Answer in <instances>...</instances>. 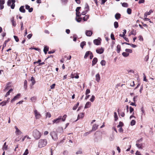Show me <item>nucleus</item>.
Here are the masks:
<instances>
[{
    "label": "nucleus",
    "instance_id": "f257e3e1",
    "mask_svg": "<svg viewBox=\"0 0 155 155\" xmlns=\"http://www.w3.org/2000/svg\"><path fill=\"white\" fill-rule=\"evenodd\" d=\"M47 143L46 139H40L38 141V147L40 148L44 147L47 145Z\"/></svg>",
    "mask_w": 155,
    "mask_h": 155
},
{
    "label": "nucleus",
    "instance_id": "f03ea898",
    "mask_svg": "<svg viewBox=\"0 0 155 155\" xmlns=\"http://www.w3.org/2000/svg\"><path fill=\"white\" fill-rule=\"evenodd\" d=\"M33 135L35 138L36 140L39 139L41 136L40 133L36 129L33 131Z\"/></svg>",
    "mask_w": 155,
    "mask_h": 155
},
{
    "label": "nucleus",
    "instance_id": "7ed1b4c3",
    "mask_svg": "<svg viewBox=\"0 0 155 155\" xmlns=\"http://www.w3.org/2000/svg\"><path fill=\"white\" fill-rule=\"evenodd\" d=\"M50 135L52 139L54 141L57 140L58 139L57 133L55 131H52L50 133Z\"/></svg>",
    "mask_w": 155,
    "mask_h": 155
},
{
    "label": "nucleus",
    "instance_id": "20e7f679",
    "mask_svg": "<svg viewBox=\"0 0 155 155\" xmlns=\"http://www.w3.org/2000/svg\"><path fill=\"white\" fill-rule=\"evenodd\" d=\"M34 112L36 119H39L41 117V115L39 112H38L37 110H35Z\"/></svg>",
    "mask_w": 155,
    "mask_h": 155
},
{
    "label": "nucleus",
    "instance_id": "39448f33",
    "mask_svg": "<svg viewBox=\"0 0 155 155\" xmlns=\"http://www.w3.org/2000/svg\"><path fill=\"white\" fill-rule=\"evenodd\" d=\"M15 128L16 129L15 133L16 135H19L22 134V132L16 126H15Z\"/></svg>",
    "mask_w": 155,
    "mask_h": 155
},
{
    "label": "nucleus",
    "instance_id": "423d86ee",
    "mask_svg": "<svg viewBox=\"0 0 155 155\" xmlns=\"http://www.w3.org/2000/svg\"><path fill=\"white\" fill-rule=\"evenodd\" d=\"M61 120V116H60L57 118L55 119L52 121L53 124L54 123L58 124L60 122Z\"/></svg>",
    "mask_w": 155,
    "mask_h": 155
},
{
    "label": "nucleus",
    "instance_id": "0eeeda50",
    "mask_svg": "<svg viewBox=\"0 0 155 155\" xmlns=\"http://www.w3.org/2000/svg\"><path fill=\"white\" fill-rule=\"evenodd\" d=\"M101 39L99 38L98 39H95L94 40V43L96 45H99L101 43L100 40Z\"/></svg>",
    "mask_w": 155,
    "mask_h": 155
},
{
    "label": "nucleus",
    "instance_id": "6e6552de",
    "mask_svg": "<svg viewBox=\"0 0 155 155\" xmlns=\"http://www.w3.org/2000/svg\"><path fill=\"white\" fill-rule=\"evenodd\" d=\"M104 51V50L102 48L97 49L96 50L97 53L99 54H101Z\"/></svg>",
    "mask_w": 155,
    "mask_h": 155
},
{
    "label": "nucleus",
    "instance_id": "1a4fd4ad",
    "mask_svg": "<svg viewBox=\"0 0 155 155\" xmlns=\"http://www.w3.org/2000/svg\"><path fill=\"white\" fill-rule=\"evenodd\" d=\"M8 148V145L6 144V143L5 142L2 146V150L3 151L6 150Z\"/></svg>",
    "mask_w": 155,
    "mask_h": 155
},
{
    "label": "nucleus",
    "instance_id": "9d476101",
    "mask_svg": "<svg viewBox=\"0 0 155 155\" xmlns=\"http://www.w3.org/2000/svg\"><path fill=\"white\" fill-rule=\"evenodd\" d=\"M21 95V94H18L16 96L14 97L13 98L11 101V102H13V101H15L18 98L19 96Z\"/></svg>",
    "mask_w": 155,
    "mask_h": 155
},
{
    "label": "nucleus",
    "instance_id": "9b49d317",
    "mask_svg": "<svg viewBox=\"0 0 155 155\" xmlns=\"http://www.w3.org/2000/svg\"><path fill=\"white\" fill-rule=\"evenodd\" d=\"M85 33L87 36H90L92 34V32L91 31L87 30L86 31Z\"/></svg>",
    "mask_w": 155,
    "mask_h": 155
},
{
    "label": "nucleus",
    "instance_id": "f8f14e48",
    "mask_svg": "<svg viewBox=\"0 0 155 155\" xmlns=\"http://www.w3.org/2000/svg\"><path fill=\"white\" fill-rule=\"evenodd\" d=\"M153 11L152 10H150L149 12H147L144 14V17H147L148 15H150Z\"/></svg>",
    "mask_w": 155,
    "mask_h": 155
},
{
    "label": "nucleus",
    "instance_id": "ddd939ff",
    "mask_svg": "<svg viewBox=\"0 0 155 155\" xmlns=\"http://www.w3.org/2000/svg\"><path fill=\"white\" fill-rule=\"evenodd\" d=\"M91 105V103L90 102H87L84 107V108H87L90 107Z\"/></svg>",
    "mask_w": 155,
    "mask_h": 155
},
{
    "label": "nucleus",
    "instance_id": "4468645a",
    "mask_svg": "<svg viewBox=\"0 0 155 155\" xmlns=\"http://www.w3.org/2000/svg\"><path fill=\"white\" fill-rule=\"evenodd\" d=\"M95 80L98 82H99L100 80V77L99 74L98 73L95 76Z\"/></svg>",
    "mask_w": 155,
    "mask_h": 155
},
{
    "label": "nucleus",
    "instance_id": "2eb2a0df",
    "mask_svg": "<svg viewBox=\"0 0 155 155\" xmlns=\"http://www.w3.org/2000/svg\"><path fill=\"white\" fill-rule=\"evenodd\" d=\"M97 61V58H94L92 61V66H94L96 63Z\"/></svg>",
    "mask_w": 155,
    "mask_h": 155
},
{
    "label": "nucleus",
    "instance_id": "dca6fc26",
    "mask_svg": "<svg viewBox=\"0 0 155 155\" xmlns=\"http://www.w3.org/2000/svg\"><path fill=\"white\" fill-rule=\"evenodd\" d=\"M75 74H73L72 73L71 75V78H75L76 79H78L79 77V76L77 74L75 76Z\"/></svg>",
    "mask_w": 155,
    "mask_h": 155
},
{
    "label": "nucleus",
    "instance_id": "f3484780",
    "mask_svg": "<svg viewBox=\"0 0 155 155\" xmlns=\"http://www.w3.org/2000/svg\"><path fill=\"white\" fill-rule=\"evenodd\" d=\"M136 146L139 148L140 149H142L143 148L142 147V143H137L136 144Z\"/></svg>",
    "mask_w": 155,
    "mask_h": 155
},
{
    "label": "nucleus",
    "instance_id": "a211bd4d",
    "mask_svg": "<svg viewBox=\"0 0 155 155\" xmlns=\"http://www.w3.org/2000/svg\"><path fill=\"white\" fill-rule=\"evenodd\" d=\"M98 126V125H97L96 124H94L92 127V130H96L97 129Z\"/></svg>",
    "mask_w": 155,
    "mask_h": 155
},
{
    "label": "nucleus",
    "instance_id": "6ab92c4d",
    "mask_svg": "<svg viewBox=\"0 0 155 155\" xmlns=\"http://www.w3.org/2000/svg\"><path fill=\"white\" fill-rule=\"evenodd\" d=\"M120 14L117 13L115 14V18L116 19L118 20L120 18Z\"/></svg>",
    "mask_w": 155,
    "mask_h": 155
},
{
    "label": "nucleus",
    "instance_id": "aec40b11",
    "mask_svg": "<svg viewBox=\"0 0 155 155\" xmlns=\"http://www.w3.org/2000/svg\"><path fill=\"white\" fill-rule=\"evenodd\" d=\"M12 1V4L11 5V8L13 9L14 8L15 6V0H11Z\"/></svg>",
    "mask_w": 155,
    "mask_h": 155
},
{
    "label": "nucleus",
    "instance_id": "412c9836",
    "mask_svg": "<svg viewBox=\"0 0 155 155\" xmlns=\"http://www.w3.org/2000/svg\"><path fill=\"white\" fill-rule=\"evenodd\" d=\"M8 99L7 101H5L1 102L0 103V104H2V106L6 105V104L8 102Z\"/></svg>",
    "mask_w": 155,
    "mask_h": 155
},
{
    "label": "nucleus",
    "instance_id": "4be33fe9",
    "mask_svg": "<svg viewBox=\"0 0 155 155\" xmlns=\"http://www.w3.org/2000/svg\"><path fill=\"white\" fill-rule=\"evenodd\" d=\"M76 16L78 17H80L81 15V14L79 12V10H76Z\"/></svg>",
    "mask_w": 155,
    "mask_h": 155
},
{
    "label": "nucleus",
    "instance_id": "5701e85b",
    "mask_svg": "<svg viewBox=\"0 0 155 155\" xmlns=\"http://www.w3.org/2000/svg\"><path fill=\"white\" fill-rule=\"evenodd\" d=\"M84 117V113H81L78 115V119H79L80 118H82Z\"/></svg>",
    "mask_w": 155,
    "mask_h": 155
},
{
    "label": "nucleus",
    "instance_id": "b1692460",
    "mask_svg": "<svg viewBox=\"0 0 155 155\" xmlns=\"http://www.w3.org/2000/svg\"><path fill=\"white\" fill-rule=\"evenodd\" d=\"M91 52L90 51H87L84 56V58H86L89 54H90Z\"/></svg>",
    "mask_w": 155,
    "mask_h": 155
},
{
    "label": "nucleus",
    "instance_id": "393cba45",
    "mask_svg": "<svg viewBox=\"0 0 155 155\" xmlns=\"http://www.w3.org/2000/svg\"><path fill=\"white\" fill-rule=\"evenodd\" d=\"M31 80L32 81V85H34L35 83V80L34 78L33 77H31Z\"/></svg>",
    "mask_w": 155,
    "mask_h": 155
},
{
    "label": "nucleus",
    "instance_id": "a878e982",
    "mask_svg": "<svg viewBox=\"0 0 155 155\" xmlns=\"http://www.w3.org/2000/svg\"><path fill=\"white\" fill-rule=\"evenodd\" d=\"M123 31H124V32H123V34H120V36L121 37H122L123 38H124V36L125 35V34H126V30L125 29H124V30Z\"/></svg>",
    "mask_w": 155,
    "mask_h": 155
},
{
    "label": "nucleus",
    "instance_id": "bb28decb",
    "mask_svg": "<svg viewBox=\"0 0 155 155\" xmlns=\"http://www.w3.org/2000/svg\"><path fill=\"white\" fill-rule=\"evenodd\" d=\"M129 55V53H126V52H123L122 53V55L123 56L125 57H127Z\"/></svg>",
    "mask_w": 155,
    "mask_h": 155
},
{
    "label": "nucleus",
    "instance_id": "cd10ccee",
    "mask_svg": "<svg viewBox=\"0 0 155 155\" xmlns=\"http://www.w3.org/2000/svg\"><path fill=\"white\" fill-rule=\"evenodd\" d=\"M117 52L119 53L120 52V46L119 45H118L117 46Z\"/></svg>",
    "mask_w": 155,
    "mask_h": 155
},
{
    "label": "nucleus",
    "instance_id": "c85d7f7f",
    "mask_svg": "<svg viewBox=\"0 0 155 155\" xmlns=\"http://www.w3.org/2000/svg\"><path fill=\"white\" fill-rule=\"evenodd\" d=\"M86 44V42L85 41L81 42L80 44V46L82 48H83V47Z\"/></svg>",
    "mask_w": 155,
    "mask_h": 155
},
{
    "label": "nucleus",
    "instance_id": "c756f323",
    "mask_svg": "<svg viewBox=\"0 0 155 155\" xmlns=\"http://www.w3.org/2000/svg\"><path fill=\"white\" fill-rule=\"evenodd\" d=\"M9 40H10L9 39H8L7 40H6L5 41L3 45V47L2 48V50L6 46L7 43L8 41H9Z\"/></svg>",
    "mask_w": 155,
    "mask_h": 155
},
{
    "label": "nucleus",
    "instance_id": "7c9ffc66",
    "mask_svg": "<svg viewBox=\"0 0 155 155\" xmlns=\"http://www.w3.org/2000/svg\"><path fill=\"white\" fill-rule=\"evenodd\" d=\"M136 121L134 120H132L131 121L130 124L131 126H133L135 124Z\"/></svg>",
    "mask_w": 155,
    "mask_h": 155
},
{
    "label": "nucleus",
    "instance_id": "2f4dec72",
    "mask_svg": "<svg viewBox=\"0 0 155 155\" xmlns=\"http://www.w3.org/2000/svg\"><path fill=\"white\" fill-rule=\"evenodd\" d=\"M114 27L115 28H117L118 27V23L117 21L115 22L114 23Z\"/></svg>",
    "mask_w": 155,
    "mask_h": 155
},
{
    "label": "nucleus",
    "instance_id": "473e14b6",
    "mask_svg": "<svg viewBox=\"0 0 155 155\" xmlns=\"http://www.w3.org/2000/svg\"><path fill=\"white\" fill-rule=\"evenodd\" d=\"M76 20L77 22H80L81 21V18L76 16Z\"/></svg>",
    "mask_w": 155,
    "mask_h": 155
},
{
    "label": "nucleus",
    "instance_id": "72a5a7b5",
    "mask_svg": "<svg viewBox=\"0 0 155 155\" xmlns=\"http://www.w3.org/2000/svg\"><path fill=\"white\" fill-rule=\"evenodd\" d=\"M105 63L106 62L104 60H102L101 62V64L102 66L105 65Z\"/></svg>",
    "mask_w": 155,
    "mask_h": 155
},
{
    "label": "nucleus",
    "instance_id": "f704fd0d",
    "mask_svg": "<svg viewBox=\"0 0 155 155\" xmlns=\"http://www.w3.org/2000/svg\"><path fill=\"white\" fill-rule=\"evenodd\" d=\"M36 100V97H31V101L33 102H35Z\"/></svg>",
    "mask_w": 155,
    "mask_h": 155
},
{
    "label": "nucleus",
    "instance_id": "c9c22d12",
    "mask_svg": "<svg viewBox=\"0 0 155 155\" xmlns=\"http://www.w3.org/2000/svg\"><path fill=\"white\" fill-rule=\"evenodd\" d=\"M13 18H13L11 20V21L12 23V25L14 26H16V23Z\"/></svg>",
    "mask_w": 155,
    "mask_h": 155
},
{
    "label": "nucleus",
    "instance_id": "e433bc0d",
    "mask_svg": "<svg viewBox=\"0 0 155 155\" xmlns=\"http://www.w3.org/2000/svg\"><path fill=\"white\" fill-rule=\"evenodd\" d=\"M27 80H25L24 81V87L25 89L27 88Z\"/></svg>",
    "mask_w": 155,
    "mask_h": 155
},
{
    "label": "nucleus",
    "instance_id": "4c0bfd02",
    "mask_svg": "<svg viewBox=\"0 0 155 155\" xmlns=\"http://www.w3.org/2000/svg\"><path fill=\"white\" fill-rule=\"evenodd\" d=\"M114 117L115 118V120L116 121L118 119V116L117 113L116 112H114Z\"/></svg>",
    "mask_w": 155,
    "mask_h": 155
},
{
    "label": "nucleus",
    "instance_id": "58836bf2",
    "mask_svg": "<svg viewBox=\"0 0 155 155\" xmlns=\"http://www.w3.org/2000/svg\"><path fill=\"white\" fill-rule=\"evenodd\" d=\"M51 114L49 112H47L46 113V117H48L49 118H50L51 117Z\"/></svg>",
    "mask_w": 155,
    "mask_h": 155
},
{
    "label": "nucleus",
    "instance_id": "ea45409f",
    "mask_svg": "<svg viewBox=\"0 0 155 155\" xmlns=\"http://www.w3.org/2000/svg\"><path fill=\"white\" fill-rule=\"evenodd\" d=\"M95 99V97L94 95H92L90 99V101L92 102H93L94 101Z\"/></svg>",
    "mask_w": 155,
    "mask_h": 155
},
{
    "label": "nucleus",
    "instance_id": "a19ab883",
    "mask_svg": "<svg viewBox=\"0 0 155 155\" xmlns=\"http://www.w3.org/2000/svg\"><path fill=\"white\" fill-rule=\"evenodd\" d=\"M12 3V1L11 0H8L7 2V5L9 6H11V4Z\"/></svg>",
    "mask_w": 155,
    "mask_h": 155
},
{
    "label": "nucleus",
    "instance_id": "79ce46f5",
    "mask_svg": "<svg viewBox=\"0 0 155 155\" xmlns=\"http://www.w3.org/2000/svg\"><path fill=\"white\" fill-rule=\"evenodd\" d=\"M125 51L126 52H129L130 53H131L132 52V50L129 49H126Z\"/></svg>",
    "mask_w": 155,
    "mask_h": 155
},
{
    "label": "nucleus",
    "instance_id": "37998d69",
    "mask_svg": "<svg viewBox=\"0 0 155 155\" xmlns=\"http://www.w3.org/2000/svg\"><path fill=\"white\" fill-rule=\"evenodd\" d=\"M122 6L123 7H128V4L127 3H125V2H124V3H122Z\"/></svg>",
    "mask_w": 155,
    "mask_h": 155
},
{
    "label": "nucleus",
    "instance_id": "c03bdc74",
    "mask_svg": "<svg viewBox=\"0 0 155 155\" xmlns=\"http://www.w3.org/2000/svg\"><path fill=\"white\" fill-rule=\"evenodd\" d=\"M89 16L88 15H85L84 18L83 19L84 21H86L89 18Z\"/></svg>",
    "mask_w": 155,
    "mask_h": 155
},
{
    "label": "nucleus",
    "instance_id": "a18cd8bd",
    "mask_svg": "<svg viewBox=\"0 0 155 155\" xmlns=\"http://www.w3.org/2000/svg\"><path fill=\"white\" fill-rule=\"evenodd\" d=\"M66 117L67 115H64L63 116L62 118L61 117V119L63 121H64L65 120Z\"/></svg>",
    "mask_w": 155,
    "mask_h": 155
},
{
    "label": "nucleus",
    "instance_id": "49530a36",
    "mask_svg": "<svg viewBox=\"0 0 155 155\" xmlns=\"http://www.w3.org/2000/svg\"><path fill=\"white\" fill-rule=\"evenodd\" d=\"M27 138L28 139H30L31 138L29 137L28 136H25L22 139V141H24L25 139V138Z\"/></svg>",
    "mask_w": 155,
    "mask_h": 155
},
{
    "label": "nucleus",
    "instance_id": "de8ad7c7",
    "mask_svg": "<svg viewBox=\"0 0 155 155\" xmlns=\"http://www.w3.org/2000/svg\"><path fill=\"white\" fill-rule=\"evenodd\" d=\"M14 38L15 40V41L16 42H18V41H19V39H18V37H17L16 36L14 35Z\"/></svg>",
    "mask_w": 155,
    "mask_h": 155
},
{
    "label": "nucleus",
    "instance_id": "09e8293b",
    "mask_svg": "<svg viewBox=\"0 0 155 155\" xmlns=\"http://www.w3.org/2000/svg\"><path fill=\"white\" fill-rule=\"evenodd\" d=\"M84 9L88 10L89 9V6L87 3H86L85 5Z\"/></svg>",
    "mask_w": 155,
    "mask_h": 155
},
{
    "label": "nucleus",
    "instance_id": "8fccbe9b",
    "mask_svg": "<svg viewBox=\"0 0 155 155\" xmlns=\"http://www.w3.org/2000/svg\"><path fill=\"white\" fill-rule=\"evenodd\" d=\"M41 61V59H39L38 61L34 62L33 63V64H35L37 63H38V64H39V63H40Z\"/></svg>",
    "mask_w": 155,
    "mask_h": 155
},
{
    "label": "nucleus",
    "instance_id": "3c124183",
    "mask_svg": "<svg viewBox=\"0 0 155 155\" xmlns=\"http://www.w3.org/2000/svg\"><path fill=\"white\" fill-rule=\"evenodd\" d=\"M28 153V149H26L23 155H27Z\"/></svg>",
    "mask_w": 155,
    "mask_h": 155
},
{
    "label": "nucleus",
    "instance_id": "603ef678",
    "mask_svg": "<svg viewBox=\"0 0 155 155\" xmlns=\"http://www.w3.org/2000/svg\"><path fill=\"white\" fill-rule=\"evenodd\" d=\"M48 49H49V47L48 46H46L44 47V50L47 51H48Z\"/></svg>",
    "mask_w": 155,
    "mask_h": 155
},
{
    "label": "nucleus",
    "instance_id": "864d4df0",
    "mask_svg": "<svg viewBox=\"0 0 155 155\" xmlns=\"http://www.w3.org/2000/svg\"><path fill=\"white\" fill-rule=\"evenodd\" d=\"M90 92V90L89 89H87L85 92V94L87 95L88 94H89Z\"/></svg>",
    "mask_w": 155,
    "mask_h": 155
},
{
    "label": "nucleus",
    "instance_id": "5fc2aeb1",
    "mask_svg": "<svg viewBox=\"0 0 155 155\" xmlns=\"http://www.w3.org/2000/svg\"><path fill=\"white\" fill-rule=\"evenodd\" d=\"M55 86V84H53L50 86L51 88V89H53L54 88Z\"/></svg>",
    "mask_w": 155,
    "mask_h": 155
},
{
    "label": "nucleus",
    "instance_id": "6e6d98bb",
    "mask_svg": "<svg viewBox=\"0 0 155 155\" xmlns=\"http://www.w3.org/2000/svg\"><path fill=\"white\" fill-rule=\"evenodd\" d=\"M134 110V109L131 107H130V113H131Z\"/></svg>",
    "mask_w": 155,
    "mask_h": 155
},
{
    "label": "nucleus",
    "instance_id": "4d7b16f0",
    "mask_svg": "<svg viewBox=\"0 0 155 155\" xmlns=\"http://www.w3.org/2000/svg\"><path fill=\"white\" fill-rule=\"evenodd\" d=\"M64 155H67L68 154V152L67 150H65L63 152Z\"/></svg>",
    "mask_w": 155,
    "mask_h": 155
},
{
    "label": "nucleus",
    "instance_id": "13d9d810",
    "mask_svg": "<svg viewBox=\"0 0 155 155\" xmlns=\"http://www.w3.org/2000/svg\"><path fill=\"white\" fill-rule=\"evenodd\" d=\"M32 35L31 34H29L27 36V37L29 39H30L31 38L32 36Z\"/></svg>",
    "mask_w": 155,
    "mask_h": 155
},
{
    "label": "nucleus",
    "instance_id": "bf43d9fd",
    "mask_svg": "<svg viewBox=\"0 0 155 155\" xmlns=\"http://www.w3.org/2000/svg\"><path fill=\"white\" fill-rule=\"evenodd\" d=\"M143 81L147 82V79H146V76L144 74H143Z\"/></svg>",
    "mask_w": 155,
    "mask_h": 155
},
{
    "label": "nucleus",
    "instance_id": "052dcab7",
    "mask_svg": "<svg viewBox=\"0 0 155 155\" xmlns=\"http://www.w3.org/2000/svg\"><path fill=\"white\" fill-rule=\"evenodd\" d=\"M144 2V0H139V3L141 4L143 3Z\"/></svg>",
    "mask_w": 155,
    "mask_h": 155
},
{
    "label": "nucleus",
    "instance_id": "680f3d73",
    "mask_svg": "<svg viewBox=\"0 0 155 155\" xmlns=\"http://www.w3.org/2000/svg\"><path fill=\"white\" fill-rule=\"evenodd\" d=\"M25 8L27 10H29L30 8V6L28 5H25Z\"/></svg>",
    "mask_w": 155,
    "mask_h": 155
},
{
    "label": "nucleus",
    "instance_id": "e2e57ef3",
    "mask_svg": "<svg viewBox=\"0 0 155 155\" xmlns=\"http://www.w3.org/2000/svg\"><path fill=\"white\" fill-rule=\"evenodd\" d=\"M82 153V151L81 150H79L76 152V154H81Z\"/></svg>",
    "mask_w": 155,
    "mask_h": 155
},
{
    "label": "nucleus",
    "instance_id": "0e129e2a",
    "mask_svg": "<svg viewBox=\"0 0 155 155\" xmlns=\"http://www.w3.org/2000/svg\"><path fill=\"white\" fill-rule=\"evenodd\" d=\"M111 38L113 40H115V38L114 35L113 34H111Z\"/></svg>",
    "mask_w": 155,
    "mask_h": 155
},
{
    "label": "nucleus",
    "instance_id": "69168bd1",
    "mask_svg": "<svg viewBox=\"0 0 155 155\" xmlns=\"http://www.w3.org/2000/svg\"><path fill=\"white\" fill-rule=\"evenodd\" d=\"M136 155H140V152L138 151H137L135 153Z\"/></svg>",
    "mask_w": 155,
    "mask_h": 155
},
{
    "label": "nucleus",
    "instance_id": "338daca9",
    "mask_svg": "<svg viewBox=\"0 0 155 155\" xmlns=\"http://www.w3.org/2000/svg\"><path fill=\"white\" fill-rule=\"evenodd\" d=\"M77 107H78L76 105H75L73 107L72 109L73 110H75L76 109Z\"/></svg>",
    "mask_w": 155,
    "mask_h": 155
},
{
    "label": "nucleus",
    "instance_id": "774afa93",
    "mask_svg": "<svg viewBox=\"0 0 155 155\" xmlns=\"http://www.w3.org/2000/svg\"><path fill=\"white\" fill-rule=\"evenodd\" d=\"M119 125L121 127H122L123 126L124 124H123V122H119Z\"/></svg>",
    "mask_w": 155,
    "mask_h": 155
}]
</instances>
